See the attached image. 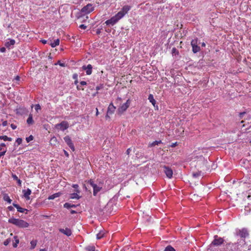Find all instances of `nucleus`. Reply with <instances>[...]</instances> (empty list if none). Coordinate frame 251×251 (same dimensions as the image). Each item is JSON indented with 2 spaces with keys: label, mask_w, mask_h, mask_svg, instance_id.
Returning <instances> with one entry per match:
<instances>
[{
  "label": "nucleus",
  "mask_w": 251,
  "mask_h": 251,
  "mask_svg": "<svg viewBox=\"0 0 251 251\" xmlns=\"http://www.w3.org/2000/svg\"><path fill=\"white\" fill-rule=\"evenodd\" d=\"M13 206H14L15 207H16L17 208V211L18 212H20L21 213H24V212H26L25 213H27V212L28 211L27 209L22 208L18 204H17L16 203H13Z\"/></svg>",
  "instance_id": "f3484780"
},
{
  "label": "nucleus",
  "mask_w": 251,
  "mask_h": 251,
  "mask_svg": "<svg viewBox=\"0 0 251 251\" xmlns=\"http://www.w3.org/2000/svg\"><path fill=\"white\" fill-rule=\"evenodd\" d=\"M33 136L32 135H30L29 137L26 138V141L27 143H29L30 141L33 140Z\"/></svg>",
  "instance_id": "4c0bfd02"
},
{
  "label": "nucleus",
  "mask_w": 251,
  "mask_h": 251,
  "mask_svg": "<svg viewBox=\"0 0 251 251\" xmlns=\"http://www.w3.org/2000/svg\"><path fill=\"white\" fill-rule=\"evenodd\" d=\"M15 43V41L13 39H10L9 41L5 44V46L8 48H10L11 46H13Z\"/></svg>",
  "instance_id": "412c9836"
},
{
  "label": "nucleus",
  "mask_w": 251,
  "mask_h": 251,
  "mask_svg": "<svg viewBox=\"0 0 251 251\" xmlns=\"http://www.w3.org/2000/svg\"><path fill=\"white\" fill-rule=\"evenodd\" d=\"M164 251H176V250L171 245L167 246Z\"/></svg>",
  "instance_id": "473e14b6"
},
{
  "label": "nucleus",
  "mask_w": 251,
  "mask_h": 251,
  "mask_svg": "<svg viewBox=\"0 0 251 251\" xmlns=\"http://www.w3.org/2000/svg\"><path fill=\"white\" fill-rule=\"evenodd\" d=\"M8 209L9 211H13L14 210L13 207L12 206H8Z\"/></svg>",
  "instance_id": "864d4df0"
},
{
  "label": "nucleus",
  "mask_w": 251,
  "mask_h": 251,
  "mask_svg": "<svg viewBox=\"0 0 251 251\" xmlns=\"http://www.w3.org/2000/svg\"><path fill=\"white\" fill-rule=\"evenodd\" d=\"M75 191H76V193H73V194H71L70 195V198L71 199H79L80 198V196H79L77 195V193H80L79 190H78V189H76Z\"/></svg>",
  "instance_id": "aec40b11"
},
{
  "label": "nucleus",
  "mask_w": 251,
  "mask_h": 251,
  "mask_svg": "<svg viewBox=\"0 0 251 251\" xmlns=\"http://www.w3.org/2000/svg\"><path fill=\"white\" fill-rule=\"evenodd\" d=\"M198 39H195L192 40L191 45L192 47V51L196 53L200 50V47L197 45Z\"/></svg>",
  "instance_id": "423d86ee"
},
{
  "label": "nucleus",
  "mask_w": 251,
  "mask_h": 251,
  "mask_svg": "<svg viewBox=\"0 0 251 251\" xmlns=\"http://www.w3.org/2000/svg\"><path fill=\"white\" fill-rule=\"evenodd\" d=\"M55 127L57 129H60L62 131L65 130L69 127V124L67 121H62L60 124L56 125Z\"/></svg>",
  "instance_id": "6e6552de"
},
{
  "label": "nucleus",
  "mask_w": 251,
  "mask_h": 251,
  "mask_svg": "<svg viewBox=\"0 0 251 251\" xmlns=\"http://www.w3.org/2000/svg\"><path fill=\"white\" fill-rule=\"evenodd\" d=\"M81 86H81V85H77L76 88H77V90H84V88H82V87H81Z\"/></svg>",
  "instance_id": "09e8293b"
},
{
  "label": "nucleus",
  "mask_w": 251,
  "mask_h": 251,
  "mask_svg": "<svg viewBox=\"0 0 251 251\" xmlns=\"http://www.w3.org/2000/svg\"><path fill=\"white\" fill-rule=\"evenodd\" d=\"M63 151H64L65 156L66 157H69V154L68 152L67 151H66L65 150H63Z\"/></svg>",
  "instance_id": "5fc2aeb1"
},
{
  "label": "nucleus",
  "mask_w": 251,
  "mask_h": 251,
  "mask_svg": "<svg viewBox=\"0 0 251 251\" xmlns=\"http://www.w3.org/2000/svg\"><path fill=\"white\" fill-rule=\"evenodd\" d=\"M87 84V83L86 81H81L80 82V85H81V86H84V85H86Z\"/></svg>",
  "instance_id": "de8ad7c7"
},
{
  "label": "nucleus",
  "mask_w": 251,
  "mask_h": 251,
  "mask_svg": "<svg viewBox=\"0 0 251 251\" xmlns=\"http://www.w3.org/2000/svg\"><path fill=\"white\" fill-rule=\"evenodd\" d=\"M64 140L71 150L74 151H75V146L70 137L69 135H67L64 137Z\"/></svg>",
  "instance_id": "39448f33"
},
{
  "label": "nucleus",
  "mask_w": 251,
  "mask_h": 251,
  "mask_svg": "<svg viewBox=\"0 0 251 251\" xmlns=\"http://www.w3.org/2000/svg\"><path fill=\"white\" fill-rule=\"evenodd\" d=\"M201 175V172H196V173H193L192 175L194 177H197L199 176H200Z\"/></svg>",
  "instance_id": "58836bf2"
},
{
  "label": "nucleus",
  "mask_w": 251,
  "mask_h": 251,
  "mask_svg": "<svg viewBox=\"0 0 251 251\" xmlns=\"http://www.w3.org/2000/svg\"><path fill=\"white\" fill-rule=\"evenodd\" d=\"M93 10L94 7L92 6V5L91 4H88L81 9V11L78 12L76 14V17L79 19L83 16L85 14L90 13Z\"/></svg>",
  "instance_id": "f03ea898"
},
{
  "label": "nucleus",
  "mask_w": 251,
  "mask_h": 251,
  "mask_svg": "<svg viewBox=\"0 0 251 251\" xmlns=\"http://www.w3.org/2000/svg\"><path fill=\"white\" fill-rule=\"evenodd\" d=\"M83 70L86 71V73L87 75H90L92 74L93 67L91 64H88L87 66L83 65L82 67Z\"/></svg>",
  "instance_id": "9b49d317"
},
{
  "label": "nucleus",
  "mask_w": 251,
  "mask_h": 251,
  "mask_svg": "<svg viewBox=\"0 0 251 251\" xmlns=\"http://www.w3.org/2000/svg\"><path fill=\"white\" fill-rule=\"evenodd\" d=\"M59 231L68 236H70L72 234V231L69 228H66L65 229L59 228Z\"/></svg>",
  "instance_id": "f8f14e48"
},
{
  "label": "nucleus",
  "mask_w": 251,
  "mask_h": 251,
  "mask_svg": "<svg viewBox=\"0 0 251 251\" xmlns=\"http://www.w3.org/2000/svg\"><path fill=\"white\" fill-rule=\"evenodd\" d=\"M131 151V149L130 148L128 149L126 151V153L128 155Z\"/></svg>",
  "instance_id": "13d9d810"
},
{
  "label": "nucleus",
  "mask_w": 251,
  "mask_h": 251,
  "mask_svg": "<svg viewBox=\"0 0 251 251\" xmlns=\"http://www.w3.org/2000/svg\"><path fill=\"white\" fill-rule=\"evenodd\" d=\"M102 189V187L97 185L93 189V195L96 196L97 193L100 192Z\"/></svg>",
  "instance_id": "4be33fe9"
},
{
  "label": "nucleus",
  "mask_w": 251,
  "mask_h": 251,
  "mask_svg": "<svg viewBox=\"0 0 251 251\" xmlns=\"http://www.w3.org/2000/svg\"><path fill=\"white\" fill-rule=\"evenodd\" d=\"M116 109V107L114 106L112 103H111L108 107L107 112L108 114H112L114 113Z\"/></svg>",
  "instance_id": "dca6fc26"
},
{
  "label": "nucleus",
  "mask_w": 251,
  "mask_h": 251,
  "mask_svg": "<svg viewBox=\"0 0 251 251\" xmlns=\"http://www.w3.org/2000/svg\"><path fill=\"white\" fill-rule=\"evenodd\" d=\"M23 193L24 194V197L26 200H29L30 199L29 195L31 193V190L30 189L27 188L26 190H23Z\"/></svg>",
  "instance_id": "2eb2a0df"
},
{
  "label": "nucleus",
  "mask_w": 251,
  "mask_h": 251,
  "mask_svg": "<svg viewBox=\"0 0 251 251\" xmlns=\"http://www.w3.org/2000/svg\"><path fill=\"white\" fill-rule=\"evenodd\" d=\"M161 143V140H159V141H155L153 142L151 144V147L155 146H156V145H158L159 144H160Z\"/></svg>",
  "instance_id": "c9c22d12"
},
{
  "label": "nucleus",
  "mask_w": 251,
  "mask_h": 251,
  "mask_svg": "<svg viewBox=\"0 0 251 251\" xmlns=\"http://www.w3.org/2000/svg\"><path fill=\"white\" fill-rule=\"evenodd\" d=\"M72 186L75 189H77L78 187V185L77 184H73Z\"/></svg>",
  "instance_id": "bf43d9fd"
},
{
  "label": "nucleus",
  "mask_w": 251,
  "mask_h": 251,
  "mask_svg": "<svg viewBox=\"0 0 251 251\" xmlns=\"http://www.w3.org/2000/svg\"><path fill=\"white\" fill-rule=\"evenodd\" d=\"M73 78L75 80L77 79V75L76 74H74L73 75Z\"/></svg>",
  "instance_id": "603ef678"
},
{
  "label": "nucleus",
  "mask_w": 251,
  "mask_h": 251,
  "mask_svg": "<svg viewBox=\"0 0 251 251\" xmlns=\"http://www.w3.org/2000/svg\"><path fill=\"white\" fill-rule=\"evenodd\" d=\"M55 65H59L60 66L62 67H65V64L64 63H61L60 60H58V62L55 64Z\"/></svg>",
  "instance_id": "a19ab883"
},
{
  "label": "nucleus",
  "mask_w": 251,
  "mask_h": 251,
  "mask_svg": "<svg viewBox=\"0 0 251 251\" xmlns=\"http://www.w3.org/2000/svg\"><path fill=\"white\" fill-rule=\"evenodd\" d=\"M85 250L87 251H95L96 250L94 246H88L85 247Z\"/></svg>",
  "instance_id": "2f4dec72"
},
{
  "label": "nucleus",
  "mask_w": 251,
  "mask_h": 251,
  "mask_svg": "<svg viewBox=\"0 0 251 251\" xmlns=\"http://www.w3.org/2000/svg\"><path fill=\"white\" fill-rule=\"evenodd\" d=\"M87 26L84 25H79V28L83 29H85Z\"/></svg>",
  "instance_id": "49530a36"
},
{
  "label": "nucleus",
  "mask_w": 251,
  "mask_h": 251,
  "mask_svg": "<svg viewBox=\"0 0 251 251\" xmlns=\"http://www.w3.org/2000/svg\"><path fill=\"white\" fill-rule=\"evenodd\" d=\"M30 244H31V249H34L37 244V241L36 240H32L30 242Z\"/></svg>",
  "instance_id": "f704fd0d"
},
{
  "label": "nucleus",
  "mask_w": 251,
  "mask_h": 251,
  "mask_svg": "<svg viewBox=\"0 0 251 251\" xmlns=\"http://www.w3.org/2000/svg\"><path fill=\"white\" fill-rule=\"evenodd\" d=\"M163 169V171L166 174V176L169 178H171L173 174L172 169L166 166H164Z\"/></svg>",
  "instance_id": "1a4fd4ad"
},
{
  "label": "nucleus",
  "mask_w": 251,
  "mask_h": 251,
  "mask_svg": "<svg viewBox=\"0 0 251 251\" xmlns=\"http://www.w3.org/2000/svg\"><path fill=\"white\" fill-rule=\"evenodd\" d=\"M17 182H18V183L19 185H21V183H22V181L18 178V180H17Z\"/></svg>",
  "instance_id": "680f3d73"
},
{
  "label": "nucleus",
  "mask_w": 251,
  "mask_h": 251,
  "mask_svg": "<svg viewBox=\"0 0 251 251\" xmlns=\"http://www.w3.org/2000/svg\"><path fill=\"white\" fill-rule=\"evenodd\" d=\"M78 205H75V204H71V203H68V202H66L64 204V207L65 208H75L76 207V206H77Z\"/></svg>",
  "instance_id": "5701e85b"
},
{
  "label": "nucleus",
  "mask_w": 251,
  "mask_h": 251,
  "mask_svg": "<svg viewBox=\"0 0 251 251\" xmlns=\"http://www.w3.org/2000/svg\"><path fill=\"white\" fill-rule=\"evenodd\" d=\"M130 6L128 5H125L123 7L121 11L125 15L126 13H127V12L130 10Z\"/></svg>",
  "instance_id": "b1692460"
},
{
  "label": "nucleus",
  "mask_w": 251,
  "mask_h": 251,
  "mask_svg": "<svg viewBox=\"0 0 251 251\" xmlns=\"http://www.w3.org/2000/svg\"><path fill=\"white\" fill-rule=\"evenodd\" d=\"M246 114L245 112H241L239 114V117L240 119H242L243 116Z\"/></svg>",
  "instance_id": "a18cd8bd"
},
{
  "label": "nucleus",
  "mask_w": 251,
  "mask_h": 251,
  "mask_svg": "<svg viewBox=\"0 0 251 251\" xmlns=\"http://www.w3.org/2000/svg\"><path fill=\"white\" fill-rule=\"evenodd\" d=\"M22 139L21 138H18L17 139L16 142L17 143L18 145H20L22 142Z\"/></svg>",
  "instance_id": "79ce46f5"
},
{
  "label": "nucleus",
  "mask_w": 251,
  "mask_h": 251,
  "mask_svg": "<svg viewBox=\"0 0 251 251\" xmlns=\"http://www.w3.org/2000/svg\"><path fill=\"white\" fill-rule=\"evenodd\" d=\"M89 185H90L93 189L95 188V186L97 185L92 179H90L87 182V184L83 185V188H85L86 190H87V187L89 186Z\"/></svg>",
  "instance_id": "ddd939ff"
},
{
  "label": "nucleus",
  "mask_w": 251,
  "mask_h": 251,
  "mask_svg": "<svg viewBox=\"0 0 251 251\" xmlns=\"http://www.w3.org/2000/svg\"><path fill=\"white\" fill-rule=\"evenodd\" d=\"M0 51H1V52H5V48H4V47L1 48L0 49Z\"/></svg>",
  "instance_id": "4d7b16f0"
},
{
  "label": "nucleus",
  "mask_w": 251,
  "mask_h": 251,
  "mask_svg": "<svg viewBox=\"0 0 251 251\" xmlns=\"http://www.w3.org/2000/svg\"><path fill=\"white\" fill-rule=\"evenodd\" d=\"M35 109L37 111H38V110L41 109L40 105L39 104H36L35 106Z\"/></svg>",
  "instance_id": "c03bdc74"
},
{
  "label": "nucleus",
  "mask_w": 251,
  "mask_h": 251,
  "mask_svg": "<svg viewBox=\"0 0 251 251\" xmlns=\"http://www.w3.org/2000/svg\"><path fill=\"white\" fill-rule=\"evenodd\" d=\"M103 235L104 233L103 232H100L99 233L97 234V238L98 239H100L103 237Z\"/></svg>",
  "instance_id": "e433bc0d"
},
{
  "label": "nucleus",
  "mask_w": 251,
  "mask_h": 251,
  "mask_svg": "<svg viewBox=\"0 0 251 251\" xmlns=\"http://www.w3.org/2000/svg\"><path fill=\"white\" fill-rule=\"evenodd\" d=\"M102 87L101 86H98L96 87V89L97 91H98V90H100Z\"/></svg>",
  "instance_id": "052dcab7"
},
{
  "label": "nucleus",
  "mask_w": 251,
  "mask_h": 251,
  "mask_svg": "<svg viewBox=\"0 0 251 251\" xmlns=\"http://www.w3.org/2000/svg\"><path fill=\"white\" fill-rule=\"evenodd\" d=\"M3 199L4 201H7L9 203H11L12 200L10 199V197L8 196V194H4L3 195Z\"/></svg>",
  "instance_id": "cd10ccee"
},
{
  "label": "nucleus",
  "mask_w": 251,
  "mask_h": 251,
  "mask_svg": "<svg viewBox=\"0 0 251 251\" xmlns=\"http://www.w3.org/2000/svg\"><path fill=\"white\" fill-rule=\"evenodd\" d=\"M100 33V30L99 29H98L96 31L97 34H99Z\"/></svg>",
  "instance_id": "69168bd1"
},
{
  "label": "nucleus",
  "mask_w": 251,
  "mask_h": 251,
  "mask_svg": "<svg viewBox=\"0 0 251 251\" xmlns=\"http://www.w3.org/2000/svg\"><path fill=\"white\" fill-rule=\"evenodd\" d=\"M118 21L119 20L117 19L116 17L115 16H114L112 17V18H111L110 19L107 20L105 22V24H106V25H113L116 23H117L118 22Z\"/></svg>",
  "instance_id": "9d476101"
},
{
  "label": "nucleus",
  "mask_w": 251,
  "mask_h": 251,
  "mask_svg": "<svg viewBox=\"0 0 251 251\" xmlns=\"http://www.w3.org/2000/svg\"><path fill=\"white\" fill-rule=\"evenodd\" d=\"M130 104V100H127L126 102L123 104L118 108L117 110L118 114L121 115L122 114H123L128 108Z\"/></svg>",
  "instance_id": "7ed1b4c3"
},
{
  "label": "nucleus",
  "mask_w": 251,
  "mask_h": 251,
  "mask_svg": "<svg viewBox=\"0 0 251 251\" xmlns=\"http://www.w3.org/2000/svg\"><path fill=\"white\" fill-rule=\"evenodd\" d=\"M2 148H1L0 147V150H2ZM6 152V150H4L3 151H2L0 152V157L1 156H3L5 154V152Z\"/></svg>",
  "instance_id": "37998d69"
},
{
  "label": "nucleus",
  "mask_w": 251,
  "mask_h": 251,
  "mask_svg": "<svg viewBox=\"0 0 251 251\" xmlns=\"http://www.w3.org/2000/svg\"><path fill=\"white\" fill-rule=\"evenodd\" d=\"M172 54L173 55H178V50L176 48H173L172 50Z\"/></svg>",
  "instance_id": "72a5a7b5"
},
{
  "label": "nucleus",
  "mask_w": 251,
  "mask_h": 251,
  "mask_svg": "<svg viewBox=\"0 0 251 251\" xmlns=\"http://www.w3.org/2000/svg\"><path fill=\"white\" fill-rule=\"evenodd\" d=\"M8 223L12 224L19 228H26L29 226V224L25 221L14 218L9 219Z\"/></svg>",
  "instance_id": "f257e3e1"
},
{
  "label": "nucleus",
  "mask_w": 251,
  "mask_h": 251,
  "mask_svg": "<svg viewBox=\"0 0 251 251\" xmlns=\"http://www.w3.org/2000/svg\"><path fill=\"white\" fill-rule=\"evenodd\" d=\"M109 115H110V114H108V112H107V114H106V116H105V118H106V119H107L108 118H110V117H109Z\"/></svg>",
  "instance_id": "774afa93"
},
{
  "label": "nucleus",
  "mask_w": 251,
  "mask_h": 251,
  "mask_svg": "<svg viewBox=\"0 0 251 251\" xmlns=\"http://www.w3.org/2000/svg\"><path fill=\"white\" fill-rule=\"evenodd\" d=\"M10 242H11V239L10 238H9L8 239H7L5 241H4L3 244L5 246H7L10 243Z\"/></svg>",
  "instance_id": "ea45409f"
},
{
  "label": "nucleus",
  "mask_w": 251,
  "mask_h": 251,
  "mask_svg": "<svg viewBox=\"0 0 251 251\" xmlns=\"http://www.w3.org/2000/svg\"><path fill=\"white\" fill-rule=\"evenodd\" d=\"M224 240L221 237H219L218 235L214 236V239L212 242L211 245L220 246L223 243Z\"/></svg>",
  "instance_id": "0eeeda50"
},
{
  "label": "nucleus",
  "mask_w": 251,
  "mask_h": 251,
  "mask_svg": "<svg viewBox=\"0 0 251 251\" xmlns=\"http://www.w3.org/2000/svg\"><path fill=\"white\" fill-rule=\"evenodd\" d=\"M7 125V121H4L2 122V125L3 126H6Z\"/></svg>",
  "instance_id": "6e6d98bb"
},
{
  "label": "nucleus",
  "mask_w": 251,
  "mask_h": 251,
  "mask_svg": "<svg viewBox=\"0 0 251 251\" xmlns=\"http://www.w3.org/2000/svg\"><path fill=\"white\" fill-rule=\"evenodd\" d=\"M148 100H149L150 102H151L152 103L153 106L155 107L156 101L154 99L153 95L150 94L149 96ZM156 107L157 108V105H156Z\"/></svg>",
  "instance_id": "a211bd4d"
},
{
  "label": "nucleus",
  "mask_w": 251,
  "mask_h": 251,
  "mask_svg": "<svg viewBox=\"0 0 251 251\" xmlns=\"http://www.w3.org/2000/svg\"><path fill=\"white\" fill-rule=\"evenodd\" d=\"M41 42L44 44H45L47 43V41L45 40H42L41 41Z\"/></svg>",
  "instance_id": "0e129e2a"
},
{
  "label": "nucleus",
  "mask_w": 251,
  "mask_h": 251,
  "mask_svg": "<svg viewBox=\"0 0 251 251\" xmlns=\"http://www.w3.org/2000/svg\"><path fill=\"white\" fill-rule=\"evenodd\" d=\"M61 195L60 193H56L53 195L50 196L48 198L49 200H53L56 198L59 197Z\"/></svg>",
  "instance_id": "a878e982"
},
{
  "label": "nucleus",
  "mask_w": 251,
  "mask_h": 251,
  "mask_svg": "<svg viewBox=\"0 0 251 251\" xmlns=\"http://www.w3.org/2000/svg\"><path fill=\"white\" fill-rule=\"evenodd\" d=\"M15 242L13 243V246L14 248L17 247L18 244L19 243V240L17 236L14 237Z\"/></svg>",
  "instance_id": "c756f323"
},
{
  "label": "nucleus",
  "mask_w": 251,
  "mask_h": 251,
  "mask_svg": "<svg viewBox=\"0 0 251 251\" xmlns=\"http://www.w3.org/2000/svg\"><path fill=\"white\" fill-rule=\"evenodd\" d=\"M26 122L28 125H32L34 123L32 114H29V117L27 119Z\"/></svg>",
  "instance_id": "bb28decb"
},
{
  "label": "nucleus",
  "mask_w": 251,
  "mask_h": 251,
  "mask_svg": "<svg viewBox=\"0 0 251 251\" xmlns=\"http://www.w3.org/2000/svg\"><path fill=\"white\" fill-rule=\"evenodd\" d=\"M125 14L121 11H119L117 14L115 16L116 17L118 20H120L124 16Z\"/></svg>",
  "instance_id": "c85d7f7f"
},
{
  "label": "nucleus",
  "mask_w": 251,
  "mask_h": 251,
  "mask_svg": "<svg viewBox=\"0 0 251 251\" xmlns=\"http://www.w3.org/2000/svg\"><path fill=\"white\" fill-rule=\"evenodd\" d=\"M236 235L240 236L241 238H245L249 236V232L247 228H243L237 231Z\"/></svg>",
  "instance_id": "20e7f679"
},
{
  "label": "nucleus",
  "mask_w": 251,
  "mask_h": 251,
  "mask_svg": "<svg viewBox=\"0 0 251 251\" xmlns=\"http://www.w3.org/2000/svg\"><path fill=\"white\" fill-rule=\"evenodd\" d=\"M12 177L15 180H17L18 179V177H17V176L16 175L12 174Z\"/></svg>",
  "instance_id": "3c124183"
},
{
  "label": "nucleus",
  "mask_w": 251,
  "mask_h": 251,
  "mask_svg": "<svg viewBox=\"0 0 251 251\" xmlns=\"http://www.w3.org/2000/svg\"><path fill=\"white\" fill-rule=\"evenodd\" d=\"M70 212L71 214H75V213H76V211H75V210H71L70 211Z\"/></svg>",
  "instance_id": "e2e57ef3"
},
{
  "label": "nucleus",
  "mask_w": 251,
  "mask_h": 251,
  "mask_svg": "<svg viewBox=\"0 0 251 251\" xmlns=\"http://www.w3.org/2000/svg\"><path fill=\"white\" fill-rule=\"evenodd\" d=\"M10 126L13 129H15L17 128V126L13 124H11Z\"/></svg>",
  "instance_id": "8fccbe9b"
},
{
  "label": "nucleus",
  "mask_w": 251,
  "mask_h": 251,
  "mask_svg": "<svg viewBox=\"0 0 251 251\" xmlns=\"http://www.w3.org/2000/svg\"><path fill=\"white\" fill-rule=\"evenodd\" d=\"M5 144L4 143H1L0 145V147L2 148V147H5Z\"/></svg>",
  "instance_id": "338daca9"
},
{
  "label": "nucleus",
  "mask_w": 251,
  "mask_h": 251,
  "mask_svg": "<svg viewBox=\"0 0 251 251\" xmlns=\"http://www.w3.org/2000/svg\"><path fill=\"white\" fill-rule=\"evenodd\" d=\"M50 143L51 146H56L58 143L56 137L55 136L52 137L50 140Z\"/></svg>",
  "instance_id": "6ab92c4d"
},
{
  "label": "nucleus",
  "mask_w": 251,
  "mask_h": 251,
  "mask_svg": "<svg viewBox=\"0 0 251 251\" xmlns=\"http://www.w3.org/2000/svg\"><path fill=\"white\" fill-rule=\"evenodd\" d=\"M0 139L1 140H3L4 141H11L12 138L10 137H8L6 135H2L0 136Z\"/></svg>",
  "instance_id": "7c9ffc66"
},
{
  "label": "nucleus",
  "mask_w": 251,
  "mask_h": 251,
  "mask_svg": "<svg viewBox=\"0 0 251 251\" xmlns=\"http://www.w3.org/2000/svg\"><path fill=\"white\" fill-rule=\"evenodd\" d=\"M59 42H60L59 39H57L55 40H54L53 42H50V45L51 46V47L54 48L56 46L59 45Z\"/></svg>",
  "instance_id": "393cba45"
},
{
  "label": "nucleus",
  "mask_w": 251,
  "mask_h": 251,
  "mask_svg": "<svg viewBox=\"0 0 251 251\" xmlns=\"http://www.w3.org/2000/svg\"><path fill=\"white\" fill-rule=\"evenodd\" d=\"M89 185H90L93 189L95 188V186L97 185L92 179H90L87 182V184L83 185V188H85L86 190H87V187L89 186Z\"/></svg>",
  "instance_id": "4468645a"
}]
</instances>
